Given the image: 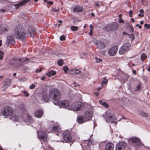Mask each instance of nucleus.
<instances>
[{
  "label": "nucleus",
  "mask_w": 150,
  "mask_h": 150,
  "mask_svg": "<svg viewBox=\"0 0 150 150\" xmlns=\"http://www.w3.org/2000/svg\"><path fill=\"white\" fill-rule=\"evenodd\" d=\"M140 114L142 116H143L144 117H147L148 116L147 113H146L145 112H142L140 113Z\"/></svg>",
  "instance_id": "a19ab883"
},
{
  "label": "nucleus",
  "mask_w": 150,
  "mask_h": 150,
  "mask_svg": "<svg viewBox=\"0 0 150 150\" xmlns=\"http://www.w3.org/2000/svg\"><path fill=\"white\" fill-rule=\"evenodd\" d=\"M9 29V26L6 24L0 25V34H3L7 32Z\"/></svg>",
  "instance_id": "ddd939ff"
},
{
  "label": "nucleus",
  "mask_w": 150,
  "mask_h": 150,
  "mask_svg": "<svg viewBox=\"0 0 150 150\" xmlns=\"http://www.w3.org/2000/svg\"><path fill=\"white\" fill-rule=\"evenodd\" d=\"M136 26L138 27L139 29H141L142 28V26L140 25H139V24H137L136 25Z\"/></svg>",
  "instance_id": "4d7b16f0"
},
{
  "label": "nucleus",
  "mask_w": 150,
  "mask_h": 150,
  "mask_svg": "<svg viewBox=\"0 0 150 150\" xmlns=\"http://www.w3.org/2000/svg\"><path fill=\"white\" fill-rule=\"evenodd\" d=\"M93 114V112L91 110L86 111L83 116H79L78 117V122L81 124L91 120Z\"/></svg>",
  "instance_id": "f03ea898"
},
{
  "label": "nucleus",
  "mask_w": 150,
  "mask_h": 150,
  "mask_svg": "<svg viewBox=\"0 0 150 150\" xmlns=\"http://www.w3.org/2000/svg\"><path fill=\"white\" fill-rule=\"evenodd\" d=\"M4 55V53L2 51H0V60H1L3 59V56Z\"/></svg>",
  "instance_id": "ea45409f"
},
{
  "label": "nucleus",
  "mask_w": 150,
  "mask_h": 150,
  "mask_svg": "<svg viewBox=\"0 0 150 150\" xmlns=\"http://www.w3.org/2000/svg\"><path fill=\"white\" fill-rule=\"evenodd\" d=\"M103 116L105 119L106 122L116 124V120L115 118L114 117H113L112 116L110 115L107 112H105V113L103 115Z\"/></svg>",
  "instance_id": "1a4fd4ad"
},
{
  "label": "nucleus",
  "mask_w": 150,
  "mask_h": 150,
  "mask_svg": "<svg viewBox=\"0 0 150 150\" xmlns=\"http://www.w3.org/2000/svg\"><path fill=\"white\" fill-rule=\"evenodd\" d=\"M74 86L75 87H77V86H79V85L75 83H74L73 84Z\"/></svg>",
  "instance_id": "13d9d810"
},
{
  "label": "nucleus",
  "mask_w": 150,
  "mask_h": 150,
  "mask_svg": "<svg viewBox=\"0 0 150 150\" xmlns=\"http://www.w3.org/2000/svg\"><path fill=\"white\" fill-rule=\"evenodd\" d=\"M123 35H127V33L126 32H123Z\"/></svg>",
  "instance_id": "338daca9"
},
{
  "label": "nucleus",
  "mask_w": 150,
  "mask_h": 150,
  "mask_svg": "<svg viewBox=\"0 0 150 150\" xmlns=\"http://www.w3.org/2000/svg\"><path fill=\"white\" fill-rule=\"evenodd\" d=\"M123 46L125 48V49L127 50L129 49L131 45L129 43H127L125 44Z\"/></svg>",
  "instance_id": "c756f323"
},
{
  "label": "nucleus",
  "mask_w": 150,
  "mask_h": 150,
  "mask_svg": "<svg viewBox=\"0 0 150 150\" xmlns=\"http://www.w3.org/2000/svg\"><path fill=\"white\" fill-rule=\"evenodd\" d=\"M132 72L133 74H136V71L135 70H133L132 71Z\"/></svg>",
  "instance_id": "774afa93"
},
{
  "label": "nucleus",
  "mask_w": 150,
  "mask_h": 150,
  "mask_svg": "<svg viewBox=\"0 0 150 150\" xmlns=\"http://www.w3.org/2000/svg\"><path fill=\"white\" fill-rule=\"evenodd\" d=\"M47 4L50 5H52L53 4V2L52 1H48L47 2Z\"/></svg>",
  "instance_id": "de8ad7c7"
},
{
  "label": "nucleus",
  "mask_w": 150,
  "mask_h": 150,
  "mask_svg": "<svg viewBox=\"0 0 150 150\" xmlns=\"http://www.w3.org/2000/svg\"><path fill=\"white\" fill-rule=\"evenodd\" d=\"M119 22L120 23H124V21L122 19L120 18L119 20Z\"/></svg>",
  "instance_id": "09e8293b"
},
{
  "label": "nucleus",
  "mask_w": 150,
  "mask_h": 150,
  "mask_svg": "<svg viewBox=\"0 0 150 150\" xmlns=\"http://www.w3.org/2000/svg\"><path fill=\"white\" fill-rule=\"evenodd\" d=\"M64 140L67 142H73L70 133V132L66 131L64 133L63 136Z\"/></svg>",
  "instance_id": "9b49d317"
},
{
  "label": "nucleus",
  "mask_w": 150,
  "mask_h": 150,
  "mask_svg": "<svg viewBox=\"0 0 150 150\" xmlns=\"http://www.w3.org/2000/svg\"><path fill=\"white\" fill-rule=\"evenodd\" d=\"M52 129L53 131L56 132H58L60 130V127L58 123L52 122Z\"/></svg>",
  "instance_id": "f3484780"
},
{
  "label": "nucleus",
  "mask_w": 150,
  "mask_h": 150,
  "mask_svg": "<svg viewBox=\"0 0 150 150\" xmlns=\"http://www.w3.org/2000/svg\"><path fill=\"white\" fill-rule=\"evenodd\" d=\"M133 12L132 11H130L129 12V16L131 17L132 16Z\"/></svg>",
  "instance_id": "5fc2aeb1"
},
{
  "label": "nucleus",
  "mask_w": 150,
  "mask_h": 150,
  "mask_svg": "<svg viewBox=\"0 0 150 150\" xmlns=\"http://www.w3.org/2000/svg\"><path fill=\"white\" fill-rule=\"evenodd\" d=\"M127 51V50L123 46L121 47L119 51V53L120 54L122 55Z\"/></svg>",
  "instance_id": "c85d7f7f"
},
{
  "label": "nucleus",
  "mask_w": 150,
  "mask_h": 150,
  "mask_svg": "<svg viewBox=\"0 0 150 150\" xmlns=\"http://www.w3.org/2000/svg\"><path fill=\"white\" fill-rule=\"evenodd\" d=\"M93 30L92 29H91L90 30V32H89V35H93Z\"/></svg>",
  "instance_id": "603ef678"
},
{
  "label": "nucleus",
  "mask_w": 150,
  "mask_h": 150,
  "mask_svg": "<svg viewBox=\"0 0 150 150\" xmlns=\"http://www.w3.org/2000/svg\"><path fill=\"white\" fill-rule=\"evenodd\" d=\"M35 87V85L34 84H32L31 85L29 88L31 89H33Z\"/></svg>",
  "instance_id": "49530a36"
},
{
  "label": "nucleus",
  "mask_w": 150,
  "mask_h": 150,
  "mask_svg": "<svg viewBox=\"0 0 150 150\" xmlns=\"http://www.w3.org/2000/svg\"><path fill=\"white\" fill-rule=\"evenodd\" d=\"M42 69L40 68V69H37L36 70H35V72H39L41 71H42Z\"/></svg>",
  "instance_id": "8fccbe9b"
},
{
  "label": "nucleus",
  "mask_w": 150,
  "mask_h": 150,
  "mask_svg": "<svg viewBox=\"0 0 150 150\" xmlns=\"http://www.w3.org/2000/svg\"><path fill=\"white\" fill-rule=\"evenodd\" d=\"M29 0H23L22 2L18 3L17 5H15L16 6V8H18V7L20 6H23L24 4H26L29 1Z\"/></svg>",
  "instance_id": "393cba45"
},
{
  "label": "nucleus",
  "mask_w": 150,
  "mask_h": 150,
  "mask_svg": "<svg viewBox=\"0 0 150 150\" xmlns=\"http://www.w3.org/2000/svg\"><path fill=\"white\" fill-rule=\"evenodd\" d=\"M131 38H132V40H133L134 39V38L133 35L132 34L130 35Z\"/></svg>",
  "instance_id": "bf43d9fd"
},
{
  "label": "nucleus",
  "mask_w": 150,
  "mask_h": 150,
  "mask_svg": "<svg viewBox=\"0 0 150 150\" xmlns=\"http://www.w3.org/2000/svg\"><path fill=\"white\" fill-rule=\"evenodd\" d=\"M16 62L17 63L19 64V65H18V64H16V65L21 66L23 64V62H22V61H21V59H18V60H16Z\"/></svg>",
  "instance_id": "e433bc0d"
},
{
  "label": "nucleus",
  "mask_w": 150,
  "mask_h": 150,
  "mask_svg": "<svg viewBox=\"0 0 150 150\" xmlns=\"http://www.w3.org/2000/svg\"><path fill=\"white\" fill-rule=\"evenodd\" d=\"M19 119H21V118L18 115H13L11 117V119L12 120L15 121H19L20 120Z\"/></svg>",
  "instance_id": "cd10ccee"
},
{
  "label": "nucleus",
  "mask_w": 150,
  "mask_h": 150,
  "mask_svg": "<svg viewBox=\"0 0 150 150\" xmlns=\"http://www.w3.org/2000/svg\"><path fill=\"white\" fill-rule=\"evenodd\" d=\"M126 146V144L124 142L118 143L116 146V150H125Z\"/></svg>",
  "instance_id": "dca6fc26"
},
{
  "label": "nucleus",
  "mask_w": 150,
  "mask_h": 150,
  "mask_svg": "<svg viewBox=\"0 0 150 150\" xmlns=\"http://www.w3.org/2000/svg\"><path fill=\"white\" fill-rule=\"evenodd\" d=\"M141 87V85L140 84H139L137 86V90H139L140 89Z\"/></svg>",
  "instance_id": "37998d69"
},
{
  "label": "nucleus",
  "mask_w": 150,
  "mask_h": 150,
  "mask_svg": "<svg viewBox=\"0 0 150 150\" xmlns=\"http://www.w3.org/2000/svg\"><path fill=\"white\" fill-rule=\"evenodd\" d=\"M28 31L30 36H32L35 34V29L33 27L31 26H29L28 27Z\"/></svg>",
  "instance_id": "4be33fe9"
},
{
  "label": "nucleus",
  "mask_w": 150,
  "mask_h": 150,
  "mask_svg": "<svg viewBox=\"0 0 150 150\" xmlns=\"http://www.w3.org/2000/svg\"><path fill=\"white\" fill-rule=\"evenodd\" d=\"M1 113L4 115L9 116L13 113V110L11 107L7 106L5 108L2 110Z\"/></svg>",
  "instance_id": "423d86ee"
},
{
  "label": "nucleus",
  "mask_w": 150,
  "mask_h": 150,
  "mask_svg": "<svg viewBox=\"0 0 150 150\" xmlns=\"http://www.w3.org/2000/svg\"><path fill=\"white\" fill-rule=\"evenodd\" d=\"M45 76H43V77H42L41 78V79L42 80H45Z\"/></svg>",
  "instance_id": "680f3d73"
},
{
  "label": "nucleus",
  "mask_w": 150,
  "mask_h": 150,
  "mask_svg": "<svg viewBox=\"0 0 150 150\" xmlns=\"http://www.w3.org/2000/svg\"><path fill=\"white\" fill-rule=\"evenodd\" d=\"M139 12L142 14H144V10L142 9H140V10Z\"/></svg>",
  "instance_id": "864d4df0"
},
{
  "label": "nucleus",
  "mask_w": 150,
  "mask_h": 150,
  "mask_svg": "<svg viewBox=\"0 0 150 150\" xmlns=\"http://www.w3.org/2000/svg\"><path fill=\"white\" fill-rule=\"evenodd\" d=\"M138 16L139 17H143L144 16V15L143 14L139 13L138 14Z\"/></svg>",
  "instance_id": "6e6d98bb"
},
{
  "label": "nucleus",
  "mask_w": 150,
  "mask_h": 150,
  "mask_svg": "<svg viewBox=\"0 0 150 150\" xmlns=\"http://www.w3.org/2000/svg\"><path fill=\"white\" fill-rule=\"evenodd\" d=\"M23 93L25 95V96L26 97H28L29 95V93L27 92V91H24L23 92Z\"/></svg>",
  "instance_id": "a18cd8bd"
},
{
  "label": "nucleus",
  "mask_w": 150,
  "mask_h": 150,
  "mask_svg": "<svg viewBox=\"0 0 150 150\" xmlns=\"http://www.w3.org/2000/svg\"><path fill=\"white\" fill-rule=\"evenodd\" d=\"M14 33L17 39L23 40L24 39L25 33L24 28L22 25L16 26L15 29Z\"/></svg>",
  "instance_id": "f257e3e1"
},
{
  "label": "nucleus",
  "mask_w": 150,
  "mask_h": 150,
  "mask_svg": "<svg viewBox=\"0 0 150 150\" xmlns=\"http://www.w3.org/2000/svg\"><path fill=\"white\" fill-rule=\"evenodd\" d=\"M84 106L83 103L80 102H75L71 105L69 110L74 111H77L82 109Z\"/></svg>",
  "instance_id": "20e7f679"
},
{
  "label": "nucleus",
  "mask_w": 150,
  "mask_h": 150,
  "mask_svg": "<svg viewBox=\"0 0 150 150\" xmlns=\"http://www.w3.org/2000/svg\"><path fill=\"white\" fill-rule=\"evenodd\" d=\"M54 103L60 107L64 108L69 110L70 108L71 105H70L69 102L67 100L58 101L56 103Z\"/></svg>",
  "instance_id": "39448f33"
},
{
  "label": "nucleus",
  "mask_w": 150,
  "mask_h": 150,
  "mask_svg": "<svg viewBox=\"0 0 150 150\" xmlns=\"http://www.w3.org/2000/svg\"><path fill=\"white\" fill-rule=\"evenodd\" d=\"M49 95L51 98L54 101L58 100L61 98V92L56 88H54L49 91Z\"/></svg>",
  "instance_id": "7ed1b4c3"
},
{
  "label": "nucleus",
  "mask_w": 150,
  "mask_h": 150,
  "mask_svg": "<svg viewBox=\"0 0 150 150\" xmlns=\"http://www.w3.org/2000/svg\"><path fill=\"white\" fill-rule=\"evenodd\" d=\"M86 142H88V144L89 145H91L92 144L91 141L90 140H88V141H87Z\"/></svg>",
  "instance_id": "3c124183"
},
{
  "label": "nucleus",
  "mask_w": 150,
  "mask_h": 150,
  "mask_svg": "<svg viewBox=\"0 0 150 150\" xmlns=\"http://www.w3.org/2000/svg\"><path fill=\"white\" fill-rule=\"evenodd\" d=\"M120 74L121 76H117V79L122 81L124 82H125L128 79V76L122 72H121Z\"/></svg>",
  "instance_id": "2eb2a0df"
},
{
  "label": "nucleus",
  "mask_w": 150,
  "mask_h": 150,
  "mask_svg": "<svg viewBox=\"0 0 150 150\" xmlns=\"http://www.w3.org/2000/svg\"><path fill=\"white\" fill-rule=\"evenodd\" d=\"M146 58V56L145 53H143L141 55V58L142 61H143Z\"/></svg>",
  "instance_id": "2f4dec72"
},
{
  "label": "nucleus",
  "mask_w": 150,
  "mask_h": 150,
  "mask_svg": "<svg viewBox=\"0 0 150 150\" xmlns=\"http://www.w3.org/2000/svg\"><path fill=\"white\" fill-rule=\"evenodd\" d=\"M90 28H91V29L93 30V27L92 24H91L90 26Z\"/></svg>",
  "instance_id": "e2e57ef3"
},
{
  "label": "nucleus",
  "mask_w": 150,
  "mask_h": 150,
  "mask_svg": "<svg viewBox=\"0 0 150 150\" xmlns=\"http://www.w3.org/2000/svg\"><path fill=\"white\" fill-rule=\"evenodd\" d=\"M95 61L97 63H99L102 61V59L98 58L97 57H95Z\"/></svg>",
  "instance_id": "c9c22d12"
},
{
  "label": "nucleus",
  "mask_w": 150,
  "mask_h": 150,
  "mask_svg": "<svg viewBox=\"0 0 150 150\" xmlns=\"http://www.w3.org/2000/svg\"><path fill=\"white\" fill-rule=\"evenodd\" d=\"M1 11L2 12H4L6 11V10L5 9H2L1 10Z\"/></svg>",
  "instance_id": "0e129e2a"
},
{
  "label": "nucleus",
  "mask_w": 150,
  "mask_h": 150,
  "mask_svg": "<svg viewBox=\"0 0 150 150\" xmlns=\"http://www.w3.org/2000/svg\"><path fill=\"white\" fill-rule=\"evenodd\" d=\"M99 103L102 105L104 106L106 108H108L109 106V105L108 104H107L106 103L102 100H100Z\"/></svg>",
  "instance_id": "7c9ffc66"
},
{
  "label": "nucleus",
  "mask_w": 150,
  "mask_h": 150,
  "mask_svg": "<svg viewBox=\"0 0 150 150\" xmlns=\"http://www.w3.org/2000/svg\"><path fill=\"white\" fill-rule=\"evenodd\" d=\"M47 133L45 131H43L42 130H40L38 132V134L39 139L41 141L42 140L44 142H47V135L46 134Z\"/></svg>",
  "instance_id": "0eeeda50"
},
{
  "label": "nucleus",
  "mask_w": 150,
  "mask_h": 150,
  "mask_svg": "<svg viewBox=\"0 0 150 150\" xmlns=\"http://www.w3.org/2000/svg\"><path fill=\"white\" fill-rule=\"evenodd\" d=\"M63 61L62 59L59 60L57 62V64L59 66H62L63 64Z\"/></svg>",
  "instance_id": "f704fd0d"
},
{
  "label": "nucleus",
  "mask_w": 150,
  "mask_h": 150,
  "mask_svg": "<svg viewBox=\"0 0 150 150\" xmlns=\"http://www.w3.org/2000/svg\"><path fill=\"white\" fill-rule=\"evenodd\" d=\"M131 38H132V40H133L134 39V38L133 35L132 34L130 35Z\"/></svg>",
  "instance_id": "052dcab7"
},
{
  "label": "nucleus",
  "mask_w": 150,
  "mask_h": 150,
  "mask_svg": "<svg viewBox=\"0 0 150 150\" xmlns=\"http://www.w3.org/2000/svg\"><path fill=\"white\" fill-rule=\"evenodd\" d=\"M71 29L73 31H75L78 30V28L76 26H71Z\"/></svg>",
  "instance_id": "72a5a7b5"
},
{
  "label": "nucleus",
  "mask_w": 150,
  "mask_h": 150,
  "mask_svg": "<svg viewBox=\"0 0 150 150\" xmlns=\"http://www.w3.org/2000/svg\"><path fill=\"white\" fill-rule=\"evenodd\" d=\"M117 50V47L116 46H114L109 49L108 53L110 56H113L116 54Z\"/></svg>",
  "instance_id": "4468645a"
},
{
  "label": "nucleus",
  "mask_w": 150,
  "mask_h": 150,
  "mask_svg": "<svg viewBox=\"0 0 150 150\" xmlns=\"http://www.w3.org/2000/svg\"><path fill=\"white\" fill-rule=\"evenodd\" d=\"M11 80L10 79H7L4 81L3 82V91H5L8 87L9 85L11 84Z\"/></svg>",
  "instance_id": "6ab92c4d"
},
{
  "label": "nucleus",
  "mask_w": 150,
  "mask_h": 150,
  "mask_svg": "<svg viewBox=\"0 0 150 150\" xmlns=\"http://www.w3.org/2000/svg\"><path fill=\"white\" fill-rule=\"evenodd\" d=\"M26 79L25 77H22L19 80L21 82L25 81H26Z\"/></svg>",
  "instance_id": "58836bf2"
},
{
  "label": "nucleus",
  "mask_w": 150,
  "mask_h": 150,
  "mask_svg": "<svg viewBox=\"0 0 150 150\" xmlns=\"http://www.w3.org/2000/svg\"><path fill=\"white\" fill-rule=\"evenodd\" d=\"M42 99L46 103L48 102L50 100L51 98L48 94L46 93H43L42 95Z\"/></svg>",
  "instance_id": "a211bd4d"
},
{
  "label": "nucleus",
  "mask_w": 150,
  "mask_h": 150,
  "mask_svg": "<svg viewBox=\"0 0 150 150\" xmlns=\"http://www.w3.org/2000/svg\"><path fill=\"white\" fill-rule=\"evenodd\" d=\"M81 71L79 69H73L69 71L68 73L70 75H75L80 74Z\"/></svg>",
  "instance_id": "aec40b11"
},
{
  "label": "nucleus",
  "mask_w": 150,
  "mask_h": 150,
  "mask_svg": "<svg viewBox=\"0 0 150 150\" xmlns=\"http://www.w3.org/2000/svg\"><path fill=\"white\" fill-rule=\"evenodd\" d=\"M129 142L132 145L135 146H138L140 144V139L134 137L129 139Z\"/></svg>",
  "instance_id": "9d476101"
},
{
  "label": "nucleus",
  "mask_w": 150,
  "mask_h": 150,
  "mask_svg": "<svg viewBox=\"0 0 150 150\" xmlns=\"http://www.w3.org/2000/svg\"><path fill=\"white\" fill-rule=\"evenodd\" d=\"M43 112L41 110L36 111L35 113V116L38 118H40L42 115Z\"/></svg>",
  "instance_id": "5701e85b"
},
{
  "label": "nucleus",
  "mask_w": 150,
  "mask_h": 150,
  "mask_svg": "<svg viewBox=\"0 0 150 150\" xmlns=\"http://www.w3.org/2000/svg\"><path fill=\"white\" fill-rule=\"evenodd\" d=\"M118 27V24L116 23H113L112 24L106 26V30H108L116 31Z\"/></svg>",
  "instance_id": "f8f14e48"
},
{
  "label": "nucleus",
  "mask_w": 150,
  "mask_h": 150,
  "mask_svg": "<svg viewBox=\"0 0 150 150\" xmlns=\"http://www.w3.org/2000/svg\"><path fill=\"white\" fill-rule=\"evenodd\" d=\"M60 39L61 40H64L65 39V37L64 35H62L60 37Z\"/></svg>",
  "instance_id": "79ce46f5"
},
{
  "label": "nucleus",
  "mask_w": 150,
  "mask_h": 150,
  "mask_svg": "<svg viewBox=\"0 0 150 150\" xmlns=\"http://www.w3.org/2000/svg\"><path fill=\"white\" fill-rule=\"evenodd\" d=\"M63 69L65 73H67L69 69L68 67L67 66H64L63 67Z\"/></svg>",
  "instance_id": "4c0bfd02"
},
{
  "label": "nucleus",
  "mask_w": 150,
  "mask_h": 150,
  "mask_svg": "<svg viewBox=\"0 0 150 150\" xmlns=\"http://www.w3.org/2000/svg\"><path fill=\"white\" fill-rule=\"evenodd\" d=\"M95 94L96 96H98L99 95V94L97 92L95 93Z\"/></svg>",
  "instance_id": "69168bd1"
},
{
  "label": "nucleus",
  "mask_w": 150,
  "mask_h": 150,
  "mask_svg": "<svg viewBox=\"0 0 150 150\" xmlns=\"http://www.w3.org/2000/svg\"><path fill=\"white\" fill-rule=\"evenodd\" d=\"M83 10V8L80 6H77L75 7L73 9V11L74 12L77 11L80 12L82 11Z\"/></svg>",
  "instance_id": "bb28decb"
},
{
  "label": "nucleus",
  "mask_w": 150,
  "mask_h": 150,
  "mask_svg": "<svg viewBox=\"0 0 150 150\" xmlns=\"http://www.w3.org/2000/svg\"><path fill=\"white\" fill-rule=\"evenodd\" d=\"M6 42L8 45L10 44H13L15 43V41L12 36L9 35L7 37Z\"/></svg>",
  "instance_id": "412c9836"
},
{
  "label": "nucleus",
  "mask_w": 150,
  "mask_h": 150,
  "mask_svg": "<svg viewBox=\"0 0 150 150\" xmlns=\"http://www.w3.org/2000/svg\"><path fill=\"white\" fill-rule=\"evenodd\" d=\"M114 145L111 143H107L105 146V150H113Z\"/></svg>",
  "instance_id": "b1692460"
},
{
  "label": "nucleus",
  "mask_w": 150,
  "mask_h": 150,
  "mask_svg": "<svg viewBox=\"0 0 150 150\" xmlns=\"http://www.w3.org/2000/svg\"><path fill=\"white\" fill-rule=\"evenodd\" d=\"M93 43L96 45L98 48L100 49H103L105 48V45L104 43L100 40H98L95 38L93 39Z\"/></svg>",
  "instance_id": "6e6552de"
},
{
  "label": "nucleus",
  "mask_w": 150,
  "mask_h": 150,
  "mask_svg": "<svg viewBox=\"0 0 150 150\" xmlns=\"http://www.w3.org/2000/svg\"><path fill=\"white\" fill-rule=\"evenodd\" d=\"M144 27L146 29H149L150 28V25L147 24H145Z\"/></svg>",
  "instance_id": "c03bdc74"
},
{
  "label": "nucleus",
  "mask_w": 150,
  "mask_h": 150,
  "mask_svg": "<svg viewBox=\"0 0 150 150\" xmlns=\"http://www.w3.org/2000/svg\"><path fill=\"white\" fill-rule=\"evenodd\" d=\"M56 74V72L54 70H52L49 71L46 74V75L49 77H50L52 76H54Z\"/></svg>",
  "instance_id": "a878e982"
},
{
  "label": "nucleus",
  "mask_w": 150,
  "mask_h": 150,
  "mask_svg": "<svg viewBox=\"0 0 150 150\" xmlns=\"http://www.w3.org/2000/svg\"><path fill=\"white\" fill-rule=\"evenodd\" d=\"M108 82V80L105 79V78H103V80L102 81L101 83L102 85L104 84H107Z\"/></svg>",
  "instance_id": "473e14b6"
}]
</instances>
